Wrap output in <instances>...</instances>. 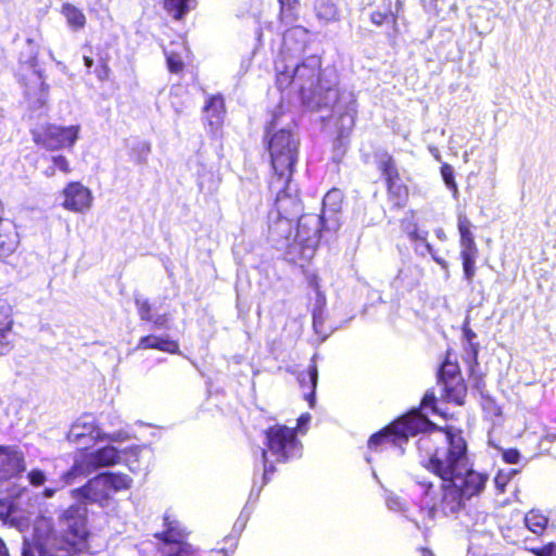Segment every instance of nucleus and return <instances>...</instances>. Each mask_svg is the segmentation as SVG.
Listing matches in <instances>:
<instances>
[{"label":"nucleus","mask_w":556,"mask_h":556,"mask_svg":"<svg viewBox=\"0 0 556 556\" xmlns=\"http://www.w3.org/2000/svg\"><path fill=\"white\" fill-rule=\"evenodd\" d=\"M391 425L403 443L420 433L416 444L425 458L421 465L441 480L437 489L427 478L416 479L426 502L419 506V518L413 520L418 529L429 530L439 511L445 517L456 516L467 501L483 493L489 475L475 468L463 429L437 426L416 408Z\"/></svg>","instance_id":"f257e3e1"},{"label":"nucleus","mask_w":556,"mask_h":556,"mask_svg":"<svg viewBox=\"0 0 556 556\" xmlns=\"http://www.w3.org/2000/svg\"><path fill=\"white\" fill-rule=\"evenodd\" d=\"M276 72L278 88H292L298 91L303 104L311 110L329 111L330 115L323 116V119H336L340 136H345L353 129L357 116L356 96L352 91H339L336 88V77L321 72L319 56L309 55L300 63L277 60Z\"/></svg>","instance_id":"f03ea898"},{"label":"nucleus","mask_w":556,"mask_h":556,"mask_svg":"<svg viewBox=\"0 0 556 556\" xmlns=\"http://www.w3.org/2000/svg\"><path fill=\"white\" fill-rule=\"evenodd\" d=\"M59 523L60 532L53 536L47 556H76L89 549L91 532L85 504L66 507L59 516Z\"/></svg>","instance_id":"7ed1b4c3"},{"label":"nucleus","mask_w":556,"mask_h":556,"mask_svg":"<svg viewBox=\"0 0 556 556\" xmlns=\"http://www.w3.org/2000/svg\"><path fill=\"white\" fill-rule=\"evenodd\" d=\"M262 484H267L276 472L275 464H288L303 455V443L296 435V428L283 424H274L263 431Z\"/></svg>","instance_id":"20e7f679"},{"label":"nucleus","mask_w":556,"mask_h":556,"mask_svg":"<svg viewBox=\"0 0 556 556\" xmlns=\"http://www.w3.org/2000/svg\"><path fill=\"white\" fill-rule=\"evenodd\" d=\"M299 138L290 129L275 131L268 140L274 177L270 188H279L280 182H290L299 155Z\"/></svg>","instance_id":"39448f33"},{"label":"nucleus","mask_w":556,"mask_h":556,"mask_svg":"<svg viewBox=\"0 0 556 556\" xmlns=\"http://www.w3.org/2000/svg\"><path fill=\"white\" fill-rule=\"evenodd\" d=\"M289 182H280L279 188H271L277 191L275 211L270 212L269 218H276L275 230L290 232L292 222L299 218L302 212V204L296 195L288 192Z\"/></svg>","instance_id":"423d86ee"},{"label":"nucleus","mask_w":556,"mask_h":556,"mask_svg":"<svg viewBox=\"0 0 556 556\" xmlns=\"http://www.w3.org/2000/svg\"><path fill=\"white\" fill-rule=\"evenodd\" d=\"M79 129L78 125L68 127L48 125L42 129L33 130V139L47 150L71 148L78 138Z\"/></svg>","instance_id":"0eeeda50"},{"label":"nucleus","mask_w":556,"mask_h":556,"mask_svg":"<svg viewBox=\"0 0 556 556\" xmlns=\"http://www.w3.org/2000/svg\"><path fill=\"white\" fill-rule=\"evenodd\" d=\"M336 232H326V218L321 215L305 214L298 218L294 243H327L334 239Z\"/></svg>","instance_id":"6e6552de"},{"label":"nucleus","mask_w":556,"mask_h":556,"mask_svg":"<svg viewBox=\"0 0 556 556\" xmlns=\"http://www.w3.org/2000/svg\"><path fill=\"white\" fill-rule=\"evenodd\" d=\"M25 470V455L18 447L0 445V483L20 478Z\"/></svg>","instance_id":"1a4fd4ad"},{"label":"nucleus","mask_w":556,"mask_h":556,"mask_svg":"<svg viewBox=\"0 0 556 556\" xmlns=\"http://www.w3.org/2000/svg\"><path fill=\"white\" fill-rule=\"evenodd\" d=\"M62 206L74 213H85L92 205L91 191L80 182H70L62 191Z\"/></svg>","instance_id":"9d476101"},{"label":"nucleus","mask_w":556,"mask_h":556,"mask_svg":"<svg viewBox=\"0 0 556 556\" xmlns=\"http://www.w3.org/2000/svg\"><path fill=\"white\" fill-rule=\"evenodd\" d=\"M72 493L74 497H80L101 506L106 505L112 497L101 473L89 479L84 485L74 489Z\"/></svg>","instance_id":"9b49d317"},{"label":"nucleus","mask_w":556,"mask_h":556,"mask_svg":"<svg viewBox=\"0 0 556 556\" xmlns=\"http://www.w3.org/2000/svg\"><path fill=\"white\" fill-rule=\"evenodd\" d=\"M119 462V451L115 446L105 445L87 454L81 462V468L89 475L98 468L114 466Z\"/></svg>","instance_id":"f8f14e48"},{"label":"nucleus","mask_w":556,"mask_h":556,"mask_svg":"<svg viewBox=\"0 0 556 556\" xmlns=\"http://www.w3.org/2000/svg\"><path fill=\"white\" fill-rule=\"evenodd\" d=\"M342 202L343 193L339 189H332L324 197L321 216L326 218V232L338 231Z\"/></svg>","instance_id":"ddd939ff"},{"label":"nucleus","mask_w":556,"mask_h":556,"mask_svg":"<svg viewBox=\"0 0 556 556\" xmlns=\"http://www.w3.org/2000/svg\"><path fill=\"white\" fill-rule=\"evenodd\" d=\"M441 386V399L450 404L463 406L466 403L468 387L463 377L438 381Z\"/></svg>","instance_id":"4468645a"},{"label":"nucleus","mask_w":556,"mask_h":556,"mask_svg":"<svg viewBox=\"0 0 556 556\" xmlns=\"http://www.w3.org/2000/svg\"><path fill=\"white\" fill-rule=\"evenodd\" d=\"M164 529L154 533V538L166 546H176L186 541L187 533L181 523L172 519L168 514L163 516Z\"/></svg>","instance_id":"2eb2a0df"},{"label":"nucleus","mask_w":556,"mask_h":556,"mask_svg":"<svg viewBox=\"0 0 556 556\" xmlns=\"http://www.w3.org/2000/svg\"><path fill=\"white\" fill-rule=\"evenodd\" d=\"M137 349L139 350H157L161 352L177 354L179 353V343L169 338L147 334L140 338Z\"/></svg>","instance_id":"dca6fc26"},{"label":"nucleus","mask_w":556,"mask_h":556,"mask_svg":"<svg viewBox=\"0 0 556 556\" xmlns=\"http://www.w3.org/2000/svg\"><path fill=\"white\" fill-rule=\"evenodd\" d=\"M135 305L142 321L152 323L153 327L157 329H167L169 316L168 314H162L153 318V304L143 298H135Z\"/></svg>","instance_id":"f3484780"},{"label":"nucleus","mask_w":556,"mask_h":556,"mask_svg":"<svg viewBox=\"0 0 556 556\" xmlns=\"http://www.w3.org/2000/svg\"><path fill=\"white\" fill-rule=\"evenodd\" d=\"M403 442L395 433L391 422L378 432L371 434L367 441V447L371 451H379L386 445H401Z\"/></svg>","instance_id":"a211bd4d"},{"label":"nucleus","mask_w":556,"mask_h":556,"mask_svg":"<svg viewBox=\"0 0 556 556\" xmlns=\"http://www.w3.org/2000/svg\"><path fill=\"white\" fill-rule=\"evenodd\" d=\"M224 100L219 96L211 97L204 106V118L212 129H217L224 117Z\"/></svg>","instance_id":"6ab92c4d"},{"label":"nucleus","mask_w":556,"mask_h":556,"mask_svg":"<svg viewBox=\"0 0 556 556\" xmlns=\"http://www.w3.org/2000/svg\"><path fill=\"white\" fill-rule=\"evenodd\" d=\"M26 43H27V46L29 48V55L27 56V59H24V54L22 53L21 62L27 64L29 66V68H31L34 71V73L38 76V80H39L40 88H41V91H42V94L39 98L38 102H39V105L42 106L47 102V93H48V88L49 87L45 83V79H43L40 71L37 70L38 60H37V51L33 47L34 40L33 39H27Z\"/></svg>","instance_id":"aec40b11"},{"label":"nucleus","mask_w":556,"mask_h":556,"mask_svg":"<svg viewBox=\"0 0 556 556\" xmlns=\"http://www.w3.org/2000/svg\"><path fill=\"white\" fill-rule=\"evenodd\" d=\"M317 245H289L288 262L304 267L316 254Z\"/></svg>","instance_id":"412c9836"},{"label":"nucleus","mask_w":556,"mask_h":556,"mask_svg":"<svg viewBox=\"0 0 556 556\" xmlns=\"http://www.w3.org/2000/svg\"><path fill=\"white\" fill-rule=\"evenodd\" d=\"M101 475L112 495L117 492L127 491L131 488L132 479L127 473L105 471L101 472Z\"/></svg>","instance_id":"4be33fe9"},{"label":"nucleus","mask_w":556,"mask_h":556,"mask_svg":"<svg viewBox=\"0 0 556 556\" xmlns=\"http://www.w3.org/2000/svg\"><path fill=\"white\" fill-rule=\"evenodd\" d=\"M14 327L13 306L8 300L0 298V342L7 340Z\"/></svg>","instance_id":"5701e85b"},{"label":"nucleus","mask_w":556,"mask_h":556,"mask_svg":"<svg viewBox=\"0 0 556 556\" xmlns=\"http://www.w3.org/2000/svg\"><path fill=\"white\" fill-rule=\"evenodd\" d=\"M464 276L468 282H471L476 275V260L478 257V250L476 245H465L460 253Z\"/></svg>","instance_id":"b1692460"},{"label":"nucleus","mask_w":556,"mask_h":556,"mask_svg":"<svg viewBox=\"0 0 556 556\" xmlns=\"http://www.w3.org/2000/svg\"><path fill=\"white\" fill-rule=\"evenodd\" d=\"M62 14L66 18L67 25L73 30H79L86 25V16L83 11L71 3H65L62 7Z\"/></svg>","instance_id":"393cba45"},{"label":"nucleus","mask_w":556,"mask_h":556,"mask_svg":"<svg viewBox=\"0 0 556 556\" xmlns=\"http://www.w3.org/2000/svg\"><path fill=\"white\" fill-rule=\"evenodd\" d=\"M451 356V351H446L445 358L438 370V381L463 377L458 363L453 361Z\"/></svg>","instance_id":"a878e982"},{"label":"nucleus","mask_w":556,"mask_h":556,"mask_svg":"<svg viewBox=\"0 0 556 556\" xmlns=\"http://www.w3.org/2000/svg\"><path fill=\"white\" fill-rule=\"evenodd\" d=\"M316 15L324 22H334L338 20L339 12L333 0H316L314 5Z\"/></svg>","instance_id":"bb28decb"},{"label":"nucleus","mask_w":556,"mask_h":556,"mask_svg":"<svg viewBox=\"0 0 556 556\" xmlns=\"http://www.w3.org/2000/svg\"><path fill=\"white\" fill-rule=\"evenodd\" d=\"M378 168L381 170L386 182L400 179V174L393 157L388 153L378 156Z\"/></svg>","instance_id":"cd10ccee"},{"label":"nucleus","mask_w":556,"mask_h":556,"mask_svg":"<svg viewBox=\"0 0 556 556\" xmlns=\"http://www.w3.org/2000/svg\"><path fill=\"white\" fill-rule=\"evenodd\" d=\"M189 0H165L164 9L174 18H181L189 11Z\"/></svg>","instance_id":"c85d7f7f"},{"label":"nucleus","mask_w":556,"mask_h":556,"mask_svg":"<svg viewBox=\"0 0 556 556\" xmlns=\"http://www.w3.org/2000/svg\"><path fill=\"white\" fill-rule=\"evenodd\" d=\"M388 192L395 198V204L402 206L407 198V188L401 182V178L387 182Z\"/></svg>","instance_id":"c756f323"},{"label":"nucleus","mask_w":556,"mask_h":556,"mask_svg":"<svg viewBox=\"0 0 556 556\" xmlns=\"http://www.w3.org/2000/svg\"><path fill=\"white\" fill-rule=\"evenodd\" d=\"M462 330H463L464 338L466 339V341H467V343L469 345V351H470V353L472 355V362L475 364H478L479 344L473 342V340L476 339L477 334L469 327V321L468 320H465V323L463 324Z\"/></svg>","instance_id":"7c9ffc66"},{"label":"nucleus","mask_w":556,"mask_h":556,"mask_svg":"<svg viewBox=\"0 0 556 556\" xmlns=\"http://www.w3.org/2000/svg\"><path fill=\"white\" fill-rule=\"evenodd\" d=\"M59 169L60 172L67 174L71 172L68 161L63 155H56L51 157V165H49L45 170V175L47 177H52L55 174V170Z\"/></svg>","instance_id":"2f4dec72"},{"label":"nucleus","mask_w":556,"mask_h":556,"mask_svg":"<svg viewBox=\"0 0 556 556\" xmlns=\"http://www.w3.org/2000/svg\"><path fill=\"white\" fill-rule=\"evenodd\" d=\"M526 525L534 533L542 532L547 523V519L539 514L530 511L525 518Z\"/></svg>","instance_id":"473e14b6"},{"label":"nucleus","mask_w":556,"mask_h":556,"mask_svg":"<svg viewBox=\"0 0 556 556\" xmlns=\"http://www.w3.org/2000/svg\"><path fill=\"white\" fill-rule=\"evenodd\" d=\"M517 472L516 469H510L508 471L498 470L494 477V484L496 490L500 493H504L506 491V486L511 480L513 475Z\"/></svg>","instance_id":"72a5a7b5"},{"label":"nucleus","mask_w":556,"mask_h":556,"mask_svg":"<svg viewBox=\"0 0 556 556\" xmlns=\"http://www.w3.org/2000/svg\"><path fill=\"white\" fill-rule=\"evenodd\" d=\"M441 175H442V178H443L446 187L453 192L454 197L456 198L458 190H457L456 181L454 179L453 167L448 164H444L441 167Z\"/></svg>","instance_id":"f704fd0d"},{"label":"nucleus","mask_w":556,"mask_h":556,"mask_svg":"<svg viewBox=\"0 0 556 556\" xmlns=\"http://www.w3.org/2000/svg\"><path fill=\"white\" fill-rule=\"evenodd\" d=\"M481 407H482V409L486 414H489L490 416H493V417L501 416V414H502L501 407L489 395L482 394V396H481Z\"/></svg>","instance_id":"c9c22d12"},{"label":"nucleus","mask_w":556,"mask_h":556,"mask_svg":"<svg viewBox=\"0 0 556 556\" xmlns=\"http://www.w3.org/2000/svg\"><path fill=\"white\" fill-rule=\"evenodd\" d=\"M437 396H435V393L434 391L431 389V390H428L425 395L422 396L421 401H420V405L417 409H427V408H430L432 413L434 414H439V409L437 407Z\"/></svg>","instance_id":"e433bc0d"},{"label":"nucleus","mask_w":556,"mask_h":556,"mask_svg":"<svg viewBox=\"0 0 556 556\" xmlns=\"http://www.w3.org/2000/svg\"><path fill=\"white\" fill-rule=\"evenodd\" d=\"M173 552H167L164 556H198L195 549L187 541L172 546Z\"/></svg>","instance_id":"4c0bfd02"},{"label":"nucleus","mask_w":556,"mask_h":556,"mask_svg":"<svg viewBox=\"0 0 556 556\" xmlns=\"http://www.w3.org/2000/svg\"><path fill=\"white\" fill-rule=\"evenodd\" d=\"M470 222L466 217H459L458 229L462 237V243H473V237L470 232Z\"/></svg>","instance_id":"58836bf2"},{"label":"nucleus","mask_w":556,"mask_h":556,"mask_svg":"<svg viewBox=\"0 0 556 556\" xmlns=\"http://www.w3.org/2000/svg\"><path fill=\"white\" fill-rule=\"evenodd\" d=\"M307 374H308L309 382L312 384V391L306 395V400L309 402L311 407H313L314 399H315V388H316L317 378H318L317 366L315 364L309 365Z\"/></svg>","instance_id":"ea45409f"},{"label":"nucleus","mask_w":556,"mask_h":556,"mask_svg":"<svg viewBox=\"0 0 556 556\" xmlns=\"http://www.w3.org/2000/svg\"><path fill=\"white\" fill-rule=\"evenodd\" d=\"M501 452H502V459L504 463L509 464V465H515L520 462L521 454L517 448H515V447L501 448Z\"/></svg>","instance_id":"a19ab883"},{"label":"nucleus","mask_w":556,"mask_h":556,"mask_svg":"<svg viewBox=\"0 0 556 556\" xmlns=\"http://www.w3.org/2000/svg\"><path fill=\"white\" fill-rule=\"evenodd\" d=\"M473 365H476V364L472 362V364L470 365V369H469V378L472 381L471 382L472 383V388L478 390L481 393V395H482L484 387H485L484 379H483V376L481 374H477L475 371Z\"/></svg>","instance_id":"79ce46f5"},{"label":"nucleus","mask_w":556,"mask_h":556,"mask_svg":"<svg viewBox=\"0 0 556 556\" xmlns=\"http://www.w3.org/2000/svg\"><path fill=\"white\" fill-rule=\"evenodd\" d=\"M29 483L34 486H40L46 482V475L40 469H33L28 472Z\"/></svg>","instance_id":"37998d69"},{"label":"nucleus","mask_w":556,"mask_h":556,"mask_svg":"<svg viewBox=\"0 0 556 556\" xmlns=\"http://www.w3.org/2000/svg\"><path fill=\"white\" fill-rule=\"evenodd\" d=\"M166 60H167V65H168V68L170 72L178 73L182 70L184 63L180 60V58H178L177 55H175L173 53L167 54Z\"/></svg>","instance_id":"c03bdc74"},{"label":"nucleus","mask_w":556,"mask_h":556,"mask_svg":"<svg viewBox=\"0 0 556 556\" xmlns=\"http://www.w3.org/2000/svg\"><path fill=\"white\" fill-rule=\"evenodd\" d=\"M138 155L136 157V162L142 164L146 162L148 154L150 153V144L146 141H141L137 146Z\"/></svg>","instance_id":"a18cd8bd"},{"label":"nucleus","mask_w":556,"mask_h":556,"mask_svg":"<svg viewBox=\"0 0 556 556\" xmlns=\"http://www.w3.org/2000/svg\"><path fill=\"white\" fill-rule=\"evenodd\" d=\"M389 17V13L387 12H380V11H374L370 14V21L372 24L380 26L382 25Z\"/></svg>","instance_id":"49530a36"},{"label":"nucleus","mask_w":556,"mask_h":556,"mask_svg":"<svg viewBox=\"0 0 556 556\" xmlns=\"http://www.w3.org/2000/svg\"><path fill=\"white\" fill-rule=\"evenodd\" d=\"M96 75L101 81H104L109 78L110 67L105 61H102L101 65L96 70Z\"/></svg>","instance_id":"de8ad7c7"},{"label":"nucleus","mask_w":556,"mask_h":556,"mask_svg":"<svg viewBox=\"0 0 556 556\" xmlns=\"http://www.w3.org/2000/svg\"><path fill=\"white\" fill-rule=\"evenodd\" d=\"M311 420V416L308 413H304L302 414L298 419H296V426L294 428H296V435L299 437V432H303L302 428L305 427Z\"/></svg>","instance_id":"09e8293b"},{"label":"nucleus","mask_w":556,"mask_h":556,"mask_svg":"<svg viewBox=\"0 0 556 556\" xmlns=\"http://www.w3.org/2000/svg\"><path fill=\"white\" fill-rule=\"evenodd\" d=\"M3 214H4V208H3L2 202L0 201V227L2 229L13 230L14 229V225L10 220H5L3 218Z\"/></svg>","instance_id":"8fccbe9b"},{"label":"nucleus","mask_w":556,"mask_h":556,"mask_svg":"<svg viewBox=\"0 0 556 556\" xmlns=\"http://www.w3.org/2000/svg\"><path fill=\"white\" fill-rule=\"evenodd\" d=\"M307 281L312 289H314L315 291L319 290V278L316 274H311L307 277Z\"/></svg>","instance_id":"3c124183"},{"label":"nucleus","mask_w":556,"mask_h":556,"mask_svg":"<svg viewBox=\"0 0 556 556\" xmlns=\"http://www.w3.org/2000/svg\"><path fill=\"white\" fill-rule=\"evenodd\" d=\"M79 429H80V424L79 422L74 424L70 431V437H72L74 439H79L80 437H84L85 433L79 431Z\"/></svg>","instance_id":"603ef678"},{"label":"nucleus","mask_w":556,"mask_h":556,"mask_svg":"<svg viewBox=\"0 0 556 556\" xmlns=\"http://www.w3.org/2000/svg\"><path fill=\"white\" fill-rule=\"evenodd\" d=\"M299 0H279L281 5V13L286 11V9H291L294 4L298 3Z\"/></svg>","instance_id":"864d4df0"},{"label":"nucleus","mask_w":556,"mask_h":556,"mask_svg":"<svg viewBox=\"0 0 556 556\" xmlns=\"http://www.w3.org/2000/svg\"><path fill=\"white\" fill-rule=\"evenodd\" d=\"M302 30L301 29H293V30H290L288 31L285 37H283V46L286 47L287 46V42L289 40V38L293 35H295L296 33H301Z\"/></svg>","instance_id":"5fc2aeb1"},{"label":"nucleus","mask_w":556,"mask_h":556,"mask_svg":"<svg viewBox=\"0 0 556 556\" xmlns=\"http://www.w3.org/2000/svg\"><path fill=\"white\" fill-rule=\"evenodd\" d=\"M0 556H10L9 552H8V548H7V545H5V543L3 542L2 539H0Z\"/></svg>","instance_id":"6e6d98bb"},{"label":"nucleus","mask_w":556,"mask_h":556,"mask_svg":"<svg viewBox=\"0 0 556 556\" xmlns=\"http://www.w3.org/2000/svg\"><path fill=\"white\" fill-rule=\"evenodd\" d=\"M84 63H85V66L90 70L93 65V60L88 56V55H84Z\"/></svg>","instance_id":"4d7b16f0"},{"label":"nucleus","mask_w":556,"mask_h":556,"mask_svg":"<svg viewBox=\"0 0 556 556\" xmlns=\"http://www.w3.org/2000/svg\"><path fill=\"white\" fill-rule=\"evenodd\" d=\"M433 260L440 264L443 268L447 267V263L444 258L433 255Z\"/></svg>","instance_id":"13d9d810"},{"label":"nucleus","mask_w":556,"mask_h":556,"mask_svg":"<svg viewBox=\"0 0 556 556\" xmlns=\"http://www.w3.org/2000/svg\"><path fill=\"white\" fill-rule=\"evenodd\" d=\"M536 556H553L551 551L540 549L535 552Z\"/></svg>","instance_id":"bf43d9fd"},{"label":"nucleus","mask_w":556,"mask_h":556,"mask_svg":"<svg viewBox=\"0 0 556 556\" xmlns=\"http://www.w3.org/2000/svg\"><path fill=\"white\" fill-rule=\"evenodd\" d=\"M275 127H276V121L274 119V121L270 123L269 127H268V131H271Z\"/></svg>","instance_id":"052dcab7"},{"label":"nucleus","mask_w":556,"mask_h":556,"mask_svg":"<svg viewBox=\"0 0 556 556\" xmlns=\"http://www.w3.org/2000/svg\"><path fill=\"white\" fill-rule=\"evenodd\" d=\"M23 556H33V555L28 549L24 548Z\"/></svg>","instance_id":"680f3d73"},{"label":"nucleus","mask_w":556,"mask_h":556,"mask_svg":"<svg viewBox=\"0 0 556 556\" xmlns=\"http://www.w3.org/2000/svg\"><path fill=\"white\" fill-rule=\"evenodd\" d=\"M421 551H422V553H424L425 555H429V556H431V552H430L429 549H427V548H421Z\"/></svg>","instance_id":"e2e57ef3"},{"label":"nucleus","mask_w":556,"mask_h":556,"mask_svg":"<svg viewBox=\"0 0 556 556\" xmlns=\"http://www.w3.org/2000/svg\"><path fill=\"white\" fill-rule=\"evenodd\" d=\"M52 493H53V491H51V490H47V491H46V494H47L48 496H51V495H52Z\"/></svg>","instance_id":"0e129e2a"},{"label":"nucleus","mask_w":556,"mask_h":556,"mask_svg":"<svg viewBox=\"0 0 556 556\" xmlns=\"http://www.w3.org/2000/svg\"><path fill=\"white\" fill-rule=\"evenodd\" d=\"M427 248H428L429 252H430V253H432V249H431V248H432V245L427 244Z\"/></svg>","instance_id":"69168bd1"},{"label":"nucleus","mask_w":556,"mask_h":556,"mask_svg":"<svg viewBox=\"0 0 556 556\" xmlns=\"http://www.w3.org/2000/svg\"><path fill=\"white\" fill-rule=\"evenodd\" d=\"M9 0H0L1 3H5L8 2Z\"/></svg>","instance_id":"338daca9"},{"label":"nucleus","mask_w":556,"mask_h":556,"mask_svg":"<svg viewBox=\"0 0 556 556\" xmlns=\"http://www.w3.org/2000/svg\"><path fill=\"white\" fill-rule=\"evenodd\" d=\"M3 248H4V245H3V244H0V250H1V249H3Z\"/></svg>","instance_id":"774afa93"}]
</instances>
